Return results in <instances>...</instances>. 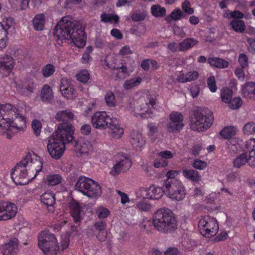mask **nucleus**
<instances>
[{
	"label": "nucleus",
	"instance_id": "44",
	"mask_svg": "<svg viewBox=\"0 0 255 255\" xmlns=\"http://www.w3.org/2000/svg\"><path fill=\"white\" fill-rule=\"evenodd\" d=\"M53 98V92L49 85H44L41 90V98L44 102H47Z\"/></svg>",
	"mask_w": 255,
	"mask_h": 255
},
{
	"label": "nucleus",
	"instance_id": "5",
	"mask_svg": "<svg viewBox=\"0 0 255 255\" xmlns=\"http://www.w3.org/2000/svg\"><path fill=\"white\" fill-rule=\"evenodd\" d=\"M214 117L212 112L208 109L199 110L195 112L191 118L190 126L195 131H203L212 125Z\"/></svg>",
	"mask_w": 255,
	"mask_h": 255
},
{
	"label": "nucleus",
	"instance_id": "43",
	"mask_svg": "<svg viewBox=\"0 0 255 255\" xmlns=\"http://www.w3.org/2000/svg\"><path fill=\"white\" fill-rule=\"evenodd\" d=\"M101 21L105 23H118L119 20V17L113 13H103L101 15Z\"/></svg>",
	"mask_w": 255,
	"mask_h": 255
},
{
	"label": "nucleus",
	"instance_id": "32",
	"mask_svg": "<svg viewBox=\"0 0 255 255\" xmlns=\"http://www.w3.org/2000/svg\"><path fill=\"white\" fill-rule=\"evenodd\" d=\"M55 118L58 121H72L74 118V114L71 110L66 109L57 112Z\"/></svg>",
	"mask_w": 255,
	"mask_h": 255
},
{
	"label": "nucleus",
	"instance_id": "28",
	"mask_svg": "<svg viewBox=\"0 0 255 255\" xmlns=\"http://www.w3.org/2000/svg\"><path fill=\"white\" fill-rule=\"evenodd\" d=\"M91 179L84 176H80L76 183L75 189L85 195L88 188L90 185V181Z\"/></svg>",
	"mask_w": 255,
	"mask_h": 255
},
{
	"label": "nucleus",
	"instance_id": "42",
	"mask_svg": "<svg viewBox=\"0 0 255 255\" xmlns=\"http://www.w3.org/2000/svg\"><path fill=\"white\" fill-rule=\"evenodd\" d=\"M229 25L237 32L243 33L246 28L244 22L239 19L233 20L230 22Z\"/></svg>",
	"mask_w": 255,
	"mask_h": 255
},
{
	"label": "nucleus",
	"instance_id": "56",
	"mask_svg": "<svg viewBox=\"0 0 255 255\" xmlns=\"http://www.w3.org/2000/svg\"><path fill=\"white\" fill-rule=\"evenodd\" d=\"M32 128L34 134L36 136H39L41 132L42 125L40 122L37 120H34L31 124Z\"/></svg>",
	"mask_w": 255,
	"mask_h": 255
},
{
	"label": "nucleus",
	"instance_id": "4",
	"mask_svg": "<svg viewBox=\"0 0 255 255\" xmlns=\"http://www.w3.org/2000/svg\"><path fill=\"white\" fill-rule=\"evenodd\" d=\"M16 114L10 118H3L0 121V129L1 133H6L7 137L10 138L13 133L22 130L26 127V120L22 114L18 110Z\"/></svg>",
	"mask_w": 255,
	"mask_h": 255
},
{
	"label": "nucleus",
	"instance_id": "13",
	"mask_svg": "<svg viewBox=\"0 0 255 255\" xmlns=\"http://www.w3.org/2000/svg\"><path fill=\"white\" fill-rule=\"evenodd\" d=\"M65 144L59 139L52 136L50 137L47 147L51 157L56 159L60 158L65 150Z\"/></svg>",
	"mask_w": 255,
	"mask_h": 255
},
{
	"label": "nucleus",
	"instance_id": "8",
	"mask_svg": "<svg viewBox=\"0 0 255 255\" xmlns=\"http://www.w3.org/2000/svg\"><path fill=\"white\" fill-rule=\"evenodd\" d=\"M165 193L173 201L183 200L186 195V189L179 180H166L164 182Z\"/></svg>",
	"mask_w": 255,
	"mask_h": 255
},
{
	"label": "nucleus",
	"instance_id": "7",
	"mask_svg": "<svg viewBox=\"0 0 255 255\" xmlns=\"http://www.w3.org/2000/svg\"><path fill=\"white\" fill-rule=\"evenodd\" d=\"M38 246L45 255H56L59 249L55 235L47 230L39 234Z\"/></svg>",
	"mask_w": 255,
	"mask_h": 255
},
{
	"label": "nucleus",
	"instance_id": "53",
	"mask_svg": "<svg viewBox=\"0 0 255 255\" xmlns=\"http://www.w3.org/2000/svg\"><path fill=\"white\" fill-rule=\"evenodd\" d=\"M76 78L79 81L86 83L90 79V74L87 70H83L76 75Z\"/></svg>",
	"mask_w": 255,
	"mask_h": 255
},
{
	"label": "nucleus",
	"instance_id": "50",
	"mask_svg": "<svg viewBox=\"0 0 255 255\" xmlns=\"http://www.w3.org/2000/svg\"><path fill=\"white\" fill-rule=\"evenodd\" d=\"M34 87L32 85L18 86L17 91L21 94L24 96H28L33 91Z\"/></svg>",
	"mask_w": 255,
	"mask_h": 255
},
{
	"label": "nucleus",
	"instance_id": "14",
	"mask_svg": "<svg viewBox=\"0 0 255 255\" xmlns=\"http://www.w3.org/2000/svg\"><path fill=\"white\" fill-rule=\"evenodd\" d=\"M114 117L106 111L96 112L92 117L91 122L93 127L97 129L104 130L107 128L111 119Z\"/></svg>",
	"mask_w": 255,
	"mask_h": 255
},
{
	"label": "nucleus",
	"instance_id": "6",
	"mask_svg": "<svg viewBox=\"0 0 255 255\" xmlns=\"http://www.w3.org/2000/svg\"><path fill=\"white\" fill-rule=\"evenodd\" d=\"M101 145V143L94 138H80L76 142L75 150L81 155L100 158L102 152L100 149Z\"/></svg>",
	"mask_w": 255,
	"mask_h": 255
},
{
	"label": "nucleus",
	"instance_id": "16",
	"mask_svg": "<svg viewBox=\"0 0 255 255\" xmlns=\"http://www.w3.org/2000/svg\"><path fill=\"white\" fill-rule=\"evenodd\" d=\"M170 123L168 124L167 129L168 132L179 131L184 126L183 116L178 112H172L169 115Z\"/></svg>",
	"mask_w": 255,
	"mask_h": 255
},
{
	"label": "nucleus",
	"instance_id": "31",
	"mask_svg": "<svg viewBox=\"0 0 255 255\" xmlns=\"http://www.w3.org/2000/svg\"><path fill=\"white\" fill-rule=\"evenodd\" d=\"M207 62L211 66L220 69L226 68L229 65V62L228 61L216 57L208 58Z\"/></svg>",
	"mask_w": 255,
	"mask_h": 255
},
{
	"label": "nucleus",
	"instance_id": "47",
	"mask_svg": "<svg viewBox=\"0 0 255 255\" xmlns=\"http://www.w3.org/2000/svg\"><path fill=\"white\" fill-rule=\"evenodd\" d=\"M104 99L107 106L114 108L117 106V100L113 92L111 91L108 92L106 94Z\"/></svg>",
	"mask_w": 255,
	"mask_h": 255
},
{
	"label": "nucleus",
	"instance_id": "46",
	"mask_svg": "<svg viewBox=\"0 0 255 255\" xmlns=\"http://www.w3.org/2000/svg\"><path fill=\"white\" fill-rule=\"evenodd\" d=\"M237 132V128L235 127L228 126L224 128L220 132L221 136L225 139L231 138L234 136Z\"/></svg>",
	"mask_w": 255,
	"mask_h": 255
},
{
	"label": "nucleus",
	"instance_id": "26",
	"mask_svg": "<svg viewBox=\"0 0 255 255\" xmlns=\"http://www.w3.org/2000/svg\"><path fill=\"white\" fill-rule=\"evenodd\" d=\"M162 188L155 185H152L147 188V198L150 200L160 199L164 194Z\"/></svg>",
	"mask_w": 255,
	"mask_h": 255
},
{
	"label": "nucleus",
	"instance_id": "9",
	"mask_svg": "<svg viewBox=\"0 0 255 255\" xmlns=\"http://www.w3.org/2000/svg\"><path fill=\"white\" fill-rule=\"evenodd\" d=\"M246 152L237 157L233 161L234 166L240 168L248 163L251 166H255V139L247 140L245 144Z\"/></svg>",
	"mask_w": 255,
	"mask_h": 255
},
{
	"label": "nucleus",
	"instance_id": "30",
	"mask_svg": "<svg viewBox=\"0 0 255 255\" xmlns=\"http://www.w3.org/2000/svg\"><path fill=\"white\" fill-rule=\"evenodd\" d=\"M40 200L48 208L50 212H53L54 209L53 205L55 204V197L53 194L51 192H46L43 193L40 197Z\"/></svg>",
	"mask_w": 255,
	"mask_h": 255
},
{
	"label": "nucleus",
	"instance_id": "64",
	"mask_svg": "<svg viewBox=\"0 0 255 255\" xmlns=\"http://www.w3.org/2000/svg\"><path fill=\"white\" fill-rule=\"evenodd\" d=\"M132 54V51L128 45H125L122 47L119 52V55L123 57H126L128 55H131Z\"/></svg>",
	"mask_w": 255,
	"mask_h": 255
},
{
	"label": "nucleus",
	"instance_id": "24",
	"mask_svg": "<svg viewBox=\"0 0 255 255\" xmlns=\"http://www.w3.org/2000/svg\"><path fill=\"white\" fill-rule=\"evenodd\" d=\"M90 185L88 187L85 195L89 198L96 199L99 197L102 193L100 186L95 181H90Z\"/></svg>",
	"mask_w": 255,
	"mask_h": 255
},
{
	"label": "nucleus",
	"instance_id": "57",
	"mask_svg": "<svg viewBox=\"0 0 255 255\" xmlns=\"http://www.w3.org/2000/svg\"><path fill=\"white\" fill-rule=\"evenodd\" d=\"M207 83L210 91L213 93L216 92L217 90V87L216 84L215 77L214 76H210L208 78Z\"/></svg>",
	"mask_w": 255,
	"mask_h": 255
},
{
	"label": "nucleus",
	"instance_id": "55",
	"mask_svg": "<svg viewBox=\"0 0 255 255\" xmlns=\"http://www.w3.org/2000/svg\"><path fill=\"white\" fill-rule=\"evenodd\" d=\"M229 107L233 110L239 109L242 105V100L240 97L232 98L229 103H228Z\"/></svg>",
	"mask_w": 255,
	"mask_h": 255
},
{
	"label": "nucleus",
	"instance_id": "49",
	"mask_svg": "<svg viewBox=\"0 0 255 255\" xmlns=\"http://www.w3.org/2000/svg\"><path fill=\"white\" fill-rule=\"evenodd\" d=\"M55 71L54 66L51 64H47L44 66L41 70L43 77L48 78L52 75Z\"/></svg>",
	"mask_w": 255,
	"mask_h": 255
},
{
	"label": "nucleus",
	"instance_id": "54",
	"mask_svg": "<svg viewBox=\"0 0 255 255\" xmlns=\"http://www.w3.org/2000/svg\"><path fill=\"white\" fill-rule=\"evenodd\" d=\"M1 23L2 24L3 29L7 32V30L13 26V19L11 17L4 16Z\"/></svg>",
	"mask_w": 255,
	"mask_h": 255
},
{
	"label": "nucleus",
	"instance_id": "18",
	"mask_svg": "<svg viewBox=\"0 0 255 255\" xmlns=\"http://www.w3.org/2000/svg\"><path fill=\"white\" fill-rule=\"evenodd\" d=\"M107 128H109V135L112 139H119L124 134V129L121 127L119 121L117 118L114 117L111 119Z\"/></svg>",
	"mask_w": 255,
	"mask_h": 255
},
{
	"label": "nucleus",
	"instance_id": "52",
	"mask_svg": "<svg viewBox=\"0 0 255 255\" xmlns=\"http://www.w3.org/2000/svg\"><path fill=\"white\" fill-rule=\"evenodd\" d=\"M95 214L99 218L103 219L109 215L110 211L107 208L100 206L95 209Z\"/></svg>",
	"mask_w": 255,
	"mask_h": 255
},
{
	"label": "nucleus",
	"instance_id": "40",
	"mask_svg": "<svg viewBox=\"0 0 255 255\" xmlns=\"http://www.w3.org/2000/svg\"><path fill=\"white\" fill-rule=\"evenodd\" d=\"M183 16V13L178 8L174 9L170 15L165 17V20L167 23H170L172 20L177 21L180 20Z\"/></svg>",
	"mask_w": 255,
	"mask_h": 255
},
{
	"label": "nucleus",
	"instance_id": "35",
	"mask_svg": "<svg viewBox=\"0 0 255 255\" xmlns=\"http://www.w3.org/2000/svg\"><path fill=\"white\" fill-rule=\"evenodd\" d=\"M182 173L185 178L191 181L198 182L201 180V176L197 171L193 169H184Z\"/></svg>",
	"mask_w": 255,
	"mask_h": 255
},
{
	"label": "nucleus",
	"instance_id": "62",
	"mask_svg": "<svg viewBox=\"0 0 255 255\" xmlns=\"http://www.w3.org/2000/svg\"><path fill=\"white\" fill-rule=\"evenodd\" d=\"M147 188L141 187L135 191L136 199H140L147 198Z\"/></svg>",
	"mask_w": 255,
	"mask_h": 255
},
{
	"label": "nucleus",
	"instance_id": "38",
	"mask_svg": "<svg viewBox=\"0 0 255 255\" xmlns=\"http://www.w3.org/2000/svg\"><path fill=\"white\" fill-rule=\"evenodd\" d=\"M150 12L153 17L161 18L165 15L166 10L159 4H154L151 6Z\"/></svg>",
	"mask_w": 255,
	"mask_h": 255
},
{
	"label": "nucleus",
	"instance_id": "61",
	"mask_svg": "<svg viewBox=\"0 0 255 255\" xmlns=\"http://www.w3.org/2000/svg\"><path fill=\"white\" fill-rule=\"evenodd\" d=\"M192 165L193 167L198 170H204L207 166V164L206 162L199 160L196 159L192 163Z\"/></svg>",
	"mask_w": 255,
	"mask_h": 255
},
{
	"label": "nucleus",
	"instance_id": "60",
	"mask_svg": "<svg viewBox=\"0 0 255 255\" xmlns=\"http://www.w3.org/2000/svg\"><path fill=\"white\" fill-rule=\"evenodd\" d=\"M248 57L246 54L244 53L240 54L238 57V61L242 68H246L248 67Z\"/></svg>",
	"mask_w": 255,
	"mask_h": 255
},
{
	"label": "nucleus",
	"instance_id": "3",
	"mask_svg": "<svg viewBox=\"0 0 255 255\" xmlns=\"http://www.w3.org/2000/svg\"><path fill=\"white\" fill-rule=\"evenodd\" d=\"M153 224L157 230L166 233L176 228L177 221L171 210L162 208L154 214Z\"/></svg>",
	"mask_w": 255,
	"mask_h": 255
},
{
	"label": "nucleus",
	"instance_id": "63",
	"mask_svg": "<svg viewBox=\"0 0 255 255\" xmlns=\"http://www.w3.org/2000/svg\"><path fill=\"white\" fill-rule=\"evenodd\" d=\"M182 8L183 10L188 14H192L194 13V9L191 7L190 2L186 0L182 4Z\"/></svg>",
	"mask_w": 255,
	"mask_h": 255
},
{
	"label": "nucleus",
	"instance_id": "45",
	"mask_svg": "<svg viewBox=\"0 0 255 255\" xmlns=\"http://www.w3.org/2000/svg\"><path fill=\"white\" fill-rule=\"evenodd\" d=\"M220 97L223 102L228 104L233 98V91L228 88H223L220 91Z\"/></svg>",
	"mask_w": 255,
	"mask_h": 255
},
{
	"label": "nucleus",
	"instance_id": "36",
	"mask_svg": "<svg viewBox=\"0 0 255 255\" xmlns=\"http://www.w3.org/2000/svg\"><path fill=\"white\" fill-rule=\"evenodd\" d=\"M142 79L139 76L130 78L126 80L123 84V88L126 90H131L138 86L142 82Z\"/></svg>",
	"mask_w": 255,
	"mask_h": 255
},
{
	"label": "nucleus",
	"instance_id": "20",
	"mask_svg": "<svg viewBox=\"0 0 255 255\" xmlns=\"http://www.w3.org/2000/svg\"><path fill=\"white\" fill-rule=\"evenodd\" d=\"M131 166V162L130 160L128 158L124 157L114 165L110 171V174L113 176L117 175L121 172H124L128 170Z\"/></svg>",
	"mask_w": 255,
	"mask_h": 255
},
{
	"label": "nucleus",
	"instance_id": "48",
	"mask_svg": "<svg viewBox=\"0 0 255 255\" xmlns=\"http://www.w3.org/2000/svg\"><path fill=\"white\" fill-rule=\"evenodd\" d=\"M45 180L48 185L54 186L61 182L62 177L59 174H49L47 175Z\"/></svg>",
	"mask_w": 255,
	"mask_h": 255
},
{
	"label": "nucleus",
	"instance_id": "25",
	"mask_svg": "<svg viewBox=\"0 0 255 255\" xmlns=\"http://www.w3.org/2000/svg\"><path fill=\"white\" fill-rule=\"evenodd\" d=\"M243 96L251 100H255V82H247L242 86Z\"/></svg>",
	"mask_w": 255,
	"mask_h": 255
},
{
	"label": "nucleus",
	"instance_id": "58",
	"mask_svg": "<svg viewBox=\"0 0 255 255\" xmlns=\"http://www.w3.org/2000/svg\"><path fill=\"white\" fill-rule=\"evenodd\" d=\"M245 134L250 135L255 132V124L253 122L246 124L243 128Z\"/></svg>",
	"mask_w": 255,
	"mask_h": 255
},
{
	"label": "nucleus",
	"instance_id": "1",
	"mask_svg": "<svg viewBox=\"0 0 255 255\" xmlns=\"http://www.w3.org/2000/svg\"><path fill=\"white\" fill-rule=\"evenodd\" d=\"M43 164L41 157L33 152H29L11 170V177L16 184L25 185L43 173Z\"/></svg>",
	"mask_w": 255,
	"mask_h": 255
},
{
	"label": "nucleus",
	"instance_id": "17",
	"mask_svg": "<svg viewBox=\"0 0 255 255\" xmlns=\"http://www.w3.org/2000/svg\"><path fill=\"white\" fill-rule=\"evenodd\" d=\"M15 65V59L11 54L6 53L0 55V69L4 71L6 76L12 72Z\"/></svg>",
	"mask_w": 255,
	"mask_h": 255
},
{
	"label": "nucleus",
	"instance_id": "15",
	"mask_svg": "<svg viewBox=\"0 0 255 255\" xmlns=\"http://www.w3.org/2000/svg\"><path fill=\"white\" fill-rule=\"evenodd\" d=\"M18 212L17 206L9 201H0V221H6L14 218Z\"/></svg>",
	"mask_w": 255,
	"mask_h": 255
},
{
	"label": "nucleus",
	"instance_id": "59",
	"mask_svg": "<svg viewBox=\"0 0 255 255\" xmlns=\"http://www.w3.org/2000/svg\"><path fill=\"white\" fill-rule=\"evenodd\" d=\"M148 135L150 139L153 141H154L158 135V133L157 130V127L154 125L149 124L148 125Z\"/></svg>",
	"mask_w": 255,
	"mask_h": 255
},
{
	"label": "nucleus",
	"instance_id": "27",
	"mask_svg": "<svg viewBox=\"0 0 255 255\" xmlns=\"http://www.w3.org/2000/svg\"><path fill=\"white\" fill-rule=\"evenodd\" d=\"M18 109L13 108V106L9 104H6L0 106V121L3 118L13 117L15 115L16 112Z\"/></svg>",
	"mask_w": 255,
	"mask_h": 255
},
{
	"label": "nucleus",
	"instance_id": "29",
	"mask_svg": "<svg viewBox=\"0 0 255 255\" xmlns=\"http://www.w3.org/2000/svg\"><path fill=\"white\" fill-rule=\"evenodd\" d=\"M199 76V73L197 71H190L179 74L177 77V80L180 83L190 82L197 80Z\"/></svg>",
	"mask_w": 255,
	"mask_h": 255
},
{
	"label": "nucleus",
	"instance_id": "51",
	"mask_svg": "<svg viewBox=\"0 0 255 255\" xmlns=\"http://www.w3.org/2000/svg\"><path fill=\"white\" fill-rule=\"evenodd\" d=\"M108 60L110 61L108 64L110 68L114 69L117 67L120 66V60L118 59L117 55H111L108 57Z\"/></svg>",
	"mask_w": 255,
	"mask_h": 255
},
{
	"label": "nucleus",
	"instance_id": "19",
	"mask_svg": "<svg viewBox=\"0 0 255 255\" xmlns=\"http://www.w3.org/2000/svg\"><path fill=\"white\" fill-rule=\"evenodd\" d=\"M60 91L62 95L67 99H74L77 96L70 81L66 78H63L61 81Z\"/></svg>",
	"mask_w": 255,
	"mask_h": 255
},
{
	"label": "nucleus",
	"instance_id": "22",
	"mask_svg": "<svg viewBox=\"0 0 255 255\" xmlns=\"http://www.w3.org/2000/svg\"><path fill=\"white\" fill-rule=\"evenodd\" d=\"M130 142L132 147L136 151L142 150L145 144V140L142 135L136 131L130 134Z\"/></svg>",
	"mask_w": 255,
	"mask_h": 255
},
{
	"label": "nucleus",
	"instance_id": "2",
	"mask_svg": "<svg viewBox=\"0 0 255 255\" xmlns=\"http://www.w3.org/2000/svg\"><path fill=\"white\" fill-rule=\"evenodd\" d=\"M54 36L59 44L67 42L82 48L86 44L84 30L76 26L71 17L68 16L63 17L57 23L54 29Z\"/></svg>",
	"mask_w": 255,
	"mask_h": 255
},
{
	"label": "nucleus",
	"instance_id": "12",
	"mask_svg": "<svg viewBox=\"0 0 255 255\" xmlns=\"http://www.w3.org/2000/svg\"><path fill=\"white\" fill-rule=\"evenodd\" d=\"M74 131V127L71 124L63 122L58 125L52 136L66 143L73 140Z\"/></svg>",
	"mask_w": 255,
	"mask_h": 255
},
{
	"label": "nucleus",
	"instance_id": "39",
	"mask_svg": "<svg viewBox=\"0 0 255 255\" xmlns=\"http://www.w3.org/2000/svg\"><path fill=\"white\" fill-rule=\"evenodd\" d=\"M134 206L136 209L141 212L149 211L152 208L151 204L145 199L137 200Z\"/></svg>",
	"mask_w": 255,
	"mask_h": 255
},
{
	"label": "nucleus",
	"instance_id": "33",
	"mask_svg": "<svg viewBox=\"0 0 255 255\" xmlns=\"http://www.w3.org/2000/svg\"><path fill=\"white\" fill-rule=\"evenodd\" d=\"M113 69L112 76L116 80L124 79L128 75V68L126 66L122 65Z\"/></svg>",
	"mask_w": 255,
	"mask_h": 255
},
{
	"label": "nucleus",
	"instance_id": "11",
	"mask_svg": "<svg viewBox=\"0 0 255 255\" xmlns=\"http://www.w3.org/2000/svg\"><path fill=\"white\" fill-rule=\"evenodd\" d=\"M155 104L154 97L148 91L142 93L134 103V111L135 114L142 117L144 113L148 111L149 105L153 107Z\"/></svg>",
	"mask_w": 255,
	"mask_h": 255
},
{
	"label": "nucleus",
	"instance_id": "37",
	"mask_svg": "<svg viewBox=\"0 0 255 255\" xmlns=\"http://www.w3.org/2000/svg\"><path fill=\"white\" fill-rule=\"evenodd\" d=\"M45 23V16L44 14L41 13L36 14L33 19L34 28L37 30L43 29Z\"/></svg>",
	"mask_w": 255,
	"mask_h": 255
},
{
	"label": "nucleus",
	"instance_id": "10",
	"mask_svg": "<svg viewBox=\"0 0 255 255\" xmlns=\"http://www.w3.org/2000/svg\"><path fill=\"white\" fill-rule=\"evenodd\" d=\"M198 228L201 234L208 238L215 236L218 232L219 225L216 218L210 216H201L199 220Z\"/></svg>",
	"mask_w": 255,
	"mask_h": 255
},
{
	"label": "nucleus",
	"instance_id": "21",
	"mask_svg": "<svg viewBox=\"0 0 255 255\" xmlns=\"http://www.w3.org/2000/svg\"><path fill=\"white\" fill-rule=\"evenodd\" d=\"M18 242L17 239H13L0 248L2 255H16L18 252Z\"/></svg>",
	"mask_w": 255,
	"mask_h": 255
},
{
	"label": "nucleus",
	"instance_id": "34",
	"mask_svg": "<svg viewBox=\"0 0 255 255\" xmlns=\"http://www.w3.org/2000/svg\"><path fill=\"white\" fill-rule=\"evenodd\" d=\"M198 41L193 38L185 39L179 43V51H184L187 50L197 44Z\"/></svg>",
	"mask_w": 255,
	"mask_h": 255
},
{
	"label": "nucleus",
	"instance_id": "41",
	"mask_svg": "<svg viewBox=\"0 0 255 255\" xmlns=\"http://www.w3.org/2000/svg\"><path fill=\"white\" fill-rule=\"evenodd\" d=\"M242 142V139L238 137H234L231 139L227 142V148L232 152H236L239 148L240 147V144Z\"/></svg>",
	"mask_w": 255,
	"mask_h": 255
},
{
	"label": "nucleus",
	"instance_id": "23",
	"mask_svg": "<svg viewBox=\"0 0 255 255\" xmlns=\"http://www.w3.org/2000/svg\"><path fill=\"white\" fill-rule=\"evenodd\" d=\"M70 213L75 223L80 222L83 218L84 212L81 210L80 204L75 201H73L69 203Z\"/></svg>",
	"mask_w": 255,
	"mask_h": 255
}]
</instances>
